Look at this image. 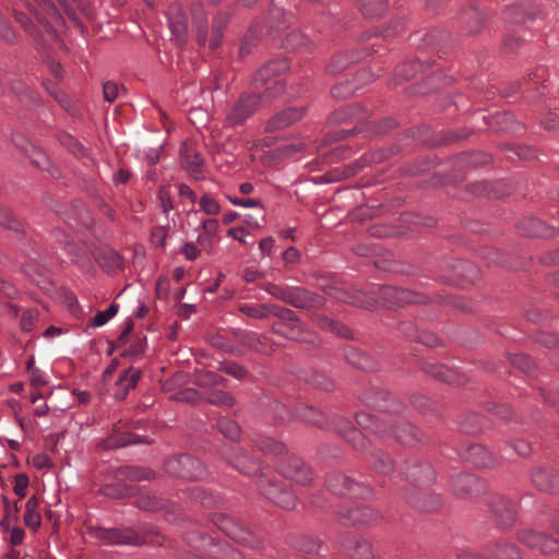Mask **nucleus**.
<instances>
[{"instance_id":"10","label":"nucleus","mask_w":559,"mask_h":559,"mask_svg":"<svg viewBox=\"0 0 559 559\" xmlns=\"http://www.w3.org/2000/svg\"><path fill=\"white\" fill-rule=\"evenodd\" d=\"M323 292L331 298L353 306L368 309L374 307L376 298L369 296L368 288L362 290L357 287L347 288L343 286H326L323 288Z\"/></svg>"},{"instance_id":"56","label":"nucleus","mask_w":559,"mask_h":559,"mask_svg":"<svg viewBox=\"0 0 559 559\" xmlns=\"http://www.w3.org/2000/svg\"><path fill=\"white\" fill-rule=\"evenodd\" d=\"M46 88L67 112H69L71 116H76V105L66 94L55 88L50 90L49 86Z\"/></svg>"},{"instance_id":"63","label":"nucleus","mask_w":559,"mask_h":559,"mask_svg":"<svg viewBox=\"0 0 559 559\" xmlns=\"http://www.w3.org/2000/svg\"><path fill=\"white\" fill-rule=\"evenodd\" d=\"M423 64L418 61H413L411 63L402 64L397 68L396 74L403 80H411L419 69H421Z\"/></svg>"},{"instance_id":"47","label":"nucleus","mask_w":559,"mask_h":559,"mask_svg":"<svg viewBox=\"0 0 559 559\" xmlns=\"http://www.w3.org/2000/svg\"><path fill=\"white\" fill-rule=\"evenodd\" d=\"M135 437L130 432L120 431V428H115V432L104 441V447L107 449H115L135 443Z\"/></svg>"},{"instance_id":"55","label":"nucleus","mask_w":559,"mask_h":559,"mask_svg":"<svg viewBox=\"0 0 559 559\" xmlns=\"http://www.w3.org/2000/svg\"><path fill=\"white\" fill-rule=\"evenodd\" d=\"M273 307L274 308L271 313L282 321L280 324H275L274 326L282 329L286 325L298 322V317L293 310L276 305H273Z\"/></svg>"},{"instance_id":"13","label":"nucleus","mask_w":559,"mask_h":559,"mask_svg":"<svg viewBox=\"0 0 559 559\" xmlns=\"http://www.w3.org/2000/svg\"><path fill=\"white\" fill-rule=\"evenodd\" d=\"M273 412L276 417H278L282 421H286L294 416L301 417L304 420L318 426L323 427L325 425L324 415L309 406H299L294 412L288 408L286 405L276 402L273 405Z\"/></svg>"},{"instance_id":"27","label":"nucleus","mask_w":559,"mask_h":559,"mask_svg":"<svg viewBox=\"0 0 559 559\" xmlns=\"http://www.w3.org/2000/svg\"><path fill=\"white\" fill-rule=\"evenodd\" d=\"M304 116L302 108H287L275 115L267 123V131L284 129L298 121Z\"/></svg>"},{"instance_id":"31","label":"nucleus","mask_w":559,"mask_h":559,"mask_svg":"<svg viewBox=\"0 0 559 559\" xmlns=\"http://www.w3.org/2000/svg\"><path fill=\"white\" fill-rule=\"evenodd\" d=\"M181 163L194 179L202 177L203 158L199 153L187 146L183 147L181 150Z\"/></svg>"},{"instance_id":"11","label":"nucleus","mask_w":559,"mask_h":559,"mask_svg":"<svg viewBox=\"0 0 559 559\" xmlns=\"http://www.w3.org/2000/svg\"><path fill=\"white\" fill-rule=\"evenodd\" d=\"M215 524L228 537L241 545L248 546L250 548H257L260 544L258 537L251 531L237 523L229 516H218L215 521Z\"/></svg>"},{"instance_id":"58","label":"nucleus","mask_w":559,"mask_h":559,"mask_svg":"<svg viewBox=\"0 0 559 559\" xmlns=\"http://www.w3.org/2000/svg\"><path fill=\"white\" fill-rule=\"evenodd\" d=\"M206 400L211 404L223 405L227 407H231L235 403L234 397L229 393L221 390H213L209 392Z\"/></svg>"},{"instance_id":"50","label":"nucleus","mask_w":559,"mask_h":559,"mask_svg":"<svg viewBox=\"0 0 559 559\" xmlns=\"http://www.w3.org/2000/svg\"><path fill=\"white\" fill-rule=\"evenodd\" d=\"M211 544V555L215 556L217 559H242V555L231 547L228 544L222 543H212V539L209 540Z\"/></svg>"},{"instance_id":"15","label":"nucleus","mask_w":559,"mask_h":559,"mask_svg":"<svg viewBox=\"0 0 559 559\" xmlns=\"http://www.w3.org/2000/svg\"><path fill=\"white\" fill-rule=\"evenodd\" d=\"M325 298L304 287L293 286L288 305L306 310H313L323 307Z\"/></svg>"},{"instance_id":"46","label":"nucleus","mask_w":559,"mask_h":559,"mask_svg":"<svg viewBox=\"0 0 559 559\" xmlns=\"http://www.w3.org/2000/svg\"><path fill=\"white\" fill-rule=\"evenodd\" d=\"M311 45L310 39L299 31L289 33L286 38L284 46L286 49L294 51H306Z\"/></svg>"},{"instance_id":"42","label":"nucleus","mask_w":559,"mask_h":559,"mask_svg":"<svg viewBox=\"0 0 559 559\" xmlns=\"http://www.w3.org/2000/svg\"><path fill=\"white\" fill-rule=\"evenodd\" d=\"M273 308L272 304H241L238 310L249 318L265 319L271 314Z\"/></svg>"},{"instance_id":"29","label":"nucleus","mask_w":559,"mask_h":559,"mask_svg":"<svg viewBox=\"0 0 559 559\" xmlns=\"http://www.w3.org/2000/svg\"><path fill=\"white\" fill-rule=\"evenodd\" d=\"M140 377H141L140 370H136L133 368H129V369L124 370L119 376L117 383H116V385H117V391L115 392L116 399L123 400L127 396L128 392L136 385Z\"/></svg>"},{"instance_id":"12","label":"nucleus","mask_w":559,"mask_h":559,"mask_svg":"<svg viewBox=\"0 0 559 559\" xmlns=\"http://www.w3.org/2000/svg\"><path fill=\"white\" fill-rule=\"evenodd\" d=\"M488 507L499 526L509 527L516 521V506L508 498L493 495L488 500Z\"/></svg>"},{"instance_id":"17","label":"nucleus","mask_w":559,"mask_h":559,"mask_svg":"<svg viewBox=\"0 0 559 559\" xmlns=\"http://www.w3.org/2000/svg\"><path fill=\"white\" fill-rule=\"evenodd\" d=\"M404 474L406 479L416 486H428L435 479V472L431 465L417 460L407 462Z\"/></svg>"},{"instance_id":"61","label":"nucleus","mask_w":559,"mask_h":559,"mask_svg":"<svg viewBox=\"0 0 559 559\" xmlns=\"http://www.w3.org/2000/svg\"><path fill=\"white\" fill-rule=\"evenodd\" d=\"M306 380L313 386L319 388L323 391H332L334 389V382L326 376L319 372H313Z\"/></svg>"},{"instance_id":"26","label":"nucleus","mask_w":559,"mask_h":559,"mask_svg":"<svg viewBox=\"0 0 559 559\" xmlns=\"http://www.w3.org/2000/svg\"><path fill=\"white\" fill-rule=\"evenodd\" d=\"M192 25L197 32V40L200 46L207 43V16L202 3H193L191 7Z\"/></svg>"},{"instance_id":"60","label":"nucleus","mask_w":559,"mask_h":559,"mask_svg":"<svg viewBox=\"0 0 559 559\" xmlns=\"http://www.w3.org/2000/svg\"><path fill=\"white\" fill-rule=\"evenodd\" d=\"M60 143H61V145L67 147L70 152H72L74 155H78V156L85 155L84 146L81 143H79L71 134L63 133L60 136Z\"/></svg>"},{"instance_id":"45","label":"nucleus","mask_w":559,"mask_h":559,"mask_svg":"<svg viewBox=\"0 0 559 559\" xmlns=\"http://www.w3.org/2000/svg\"><path fill=\"white\" fill-rule=\"evenodd\" d=\"M274 331L281 335L286 336L287 338L295 340L298 342H310L313 343V335L310 333H305L301 331L298 322L286 325L284 328L273 326Z\"/></svg>"},{"instance_id":"36","label":"nucleus","mask_w":559,"mask_h":559,"mask_svg":"<svg viewBox=\"0 0 559 559\" xmlns=\"http://www.w3.org/2000/svg\"><path fill=\"white\" fill-rule=\"evenodd\" d=\"M312 320L322 330L330 331L333 334L338 335V336L352 337V332L346 325H344L337 321H334L325 316L314 314L312 317Z\"/></svg>"},{"instance_id":"14","label":"nucleus","mask_w":559,"mask_h":559,"mask_svg":"<svg viewBox=\"0 0 559 559\" xmlns=\"http://www.w3.org/2000/svg\"><path fill=\"white\" fill-rule=\"evenodd\" d=\"M448 271H451L453 275L442 274V277L450 284L455 283V277L462 278L466 282H474L478 278L479 275L478 267L474 263L465 260H454L447 262L444 264V272Z\"/></svg>"},{"instance_id":"5","label":"nucleus","mask_w":559,"mask_h":559,"mask_svg":"<svg viewBox=\"0 0 559 559\" xmlns=\"http://www.w3.org/2000/svg\"><path fill=\"white\" fill-rule=\"evenodd\" d=\"M369 296L376 298V305H383L385 307H402L411 304H426L428 297L423 294L394 286H371L368 287Z\"/></svg>"},{"instance_id":"4","label":"nucleus","mask_w":559,"mask_h":559,"mask_svg":"<svg viewBox=\"0 0 559 559\" xmlns=\"http://www.w3.org/2000/svg\"><path fill=\"white\" fill-rule=\"evenodd\" d=\"M395 33H397L396 27L394 28V31L385 28L380 32L379 28H374L372 29V32L368 31L364 33L360 37L359 48L352 52L346 50L334 55L330 63L328 64V72L331 74H337L347 69L349 64L361 60L366 56H369L371 53V49L374 50V48L379 46L378 43H372L370 46L367 45V41L369 39L373 37L377 40H380V37L385 39Z\"/></svg>"},{"instance_id":"24","label":"nucleus","mask_w":559,"mask_h":559,"mask_svg":"<svg viewBox=\"0 0 559 559\" xmlns=\"http://www.w3.org/2000/svg\"><path fill=\"white\" fill-rule=\"evenodd\" d=\"M347 555L353 559H373L374 551L370 542L359 537L348 538L344 545Z\"/></svg>"},{"instance_id":"6","label":"nucleus","mask_w":559,"mask_h":559,"mask_svg":"<svg viewBox=\"0 0 559 559\" xmlns=\"http://www.w3.org/2000/svg\"><path fill=\"white\" fill-rule=\"evenodd\" d=\"M165 469L169 475L189 480H201L206 476L203 464L189 454H181L166 461Z\"/></svg>"},{"instance_id":"25","label":"nucleus","mask_w":559,"mask_h":559,"mask_svg":"<svg viewBox=\"0 0 559 559\" xmlns=\"http://www.w3.org/2000/svg\"><path fill=\"white\" fill-rule=\"evenodd\" d=\"M407 502L419 511L433 512L442 506V498L440 495L432 492H418L409 497Z\"/></svg>"},{"instance_id":"44","label":"nucleus","mask_w":559,"mask_h":559,"mask_svg":"<svg viewBox=\"0 0 559 559\" xmlns=\"http://www.w3.org/2000/svg\"><path fill=\"white\" fill-rule=\"evenodd\" d=\"M345 357L347 361L357 368L362 370L371 371L373 370L372 360L362 352L355 347H348L345 350Z\"/></svg>"},{"instance_id":"20","label":"nucleus","mask_w":559,"mask_h":559,"mask_svg":"<svg viewBox=\"0 0 559 559\" xmlns=\"http://www.w3.org/2000/svg\"><path fill=\"white\" fill-rule=\"evenodd\" d=\"M262 492L269 500L284 509H293L296 506L295 495L285 486L270 481L262 487Z\"/></svg>"},{"instance_id":"59","label":"nucleus","mask_w":559,"mask_h":559,"mask_svg":"<svg viewBox=\"0 0 559 559\" xmlns=\"http://www.w3.org/2000/svg\"><path fill=\"white\" fill-rule=\"evenodd\" d=\"M133 488L127 485H107L104 487V495L110 498H124L133 493Z\"/></svg>"},{"instance_id":"43","label":"nucleus","mask_w":559,"mask_h":559,"mask_svg":"<svg viewBox=\"0 0 559 559\" xmlns=\"http://www.w3.org/2000/svg\"><path fill=\"white\" fill-rule=\"evenodd\" d=\"M371 464L374 471L381 475H389L394 471L391 456L381 450L372 453Z\"/></svg>"},{"instance_id":"30","label":"nucleus","mask_w":559,"mask_h":559,"mask_svg":"<svg viewBox=\"0 0 559 559\" xmlns=\"http://www.w3.org/2000/svg\"><path fill=\"white\" fill-rule=\"evenodd\" d=\"M391 432L401 443L413 445L421 440L419 431L409 423H400L396 427H388V433Z\"/></svg>"},{"instance_id":"28","label":"nucleus","mask_w":559,"mask_h":559,"mask_svg":"<svg viewBox=\"0 0 559 559\" xmlns=\"http://www.w3.org/2000/svg\"><path fill=\"white\" fill-rule=\"evenodd\" d=\"M336 429L342 437L357 449H362L366 445V437L360 430H357L352 424L345 419L340 418L336 424Z\"/></svg>"},{"instance_id":"54","label":"nucleus","mask_w":559,"mask_h":559,"mask_svg":"<svg viewBox=\"0 0 559 559\" xmlns=\"http://www.w3.org/2000/svg\"><path fill=\"white\" fill-rule=\"evenodd\" d=\"M134 503L138 508L146 511H157L163 507V502L150 492L140 493Z\"/></svg>"},{"instance_id":"21","label":"nucleus","mask_w":559,"mask_h":559,"mask_svg":"<svg viewBox=\"0 0 559 559\" xmlns=\"http://www.w3.org/2000/svg\"><path fill=\"white\" fill-rule=\"evenodd\" d=\"M365 403L379 412H399L401 405L391 399L389 392L374 389L364 397Z\"/></svg>"},{"instance_id":"33","label":"nucleus","mask_w":559,"mask_h":559,"mask_svg":"<svg viewBox=\"0 0 559 559\" xmlns=\"http://www.w3.org/2000/svg\"><path fill=\"white\" fill-rule=\"evenodd\" d=\"M520 230L528 237H550L554 235L552 227L534 217L524 221L520 225Z\"/></svg>"},{"instance_id":"37","label":"nucleus","mask_w":559,"mask_h":559,"mask_svg":"<svg viewBox=\"0 0 559 559\" xmlns=\"http://www.w3.org/2000/svg\"><path fill=\"white\" fill-rule=\"evenodd\" d=\"M399 330L409 340L421 342L427 346H433L436 344V341L430 334L426 332H420L412 321L401 322L399 325Z\"/></svg>"},{"instance_id":"53","label":"nucleus","mask_w":559,"mask_h":559,"mask_svg":"<svg viewBox=\"0 0 559 559\" xmlns=\"http://www.w3.org/2000/svg\"><path fill=\"white\" fill-rule=\"evenodd\" d=\"M153 473L142 467L126 466L119 471L118 477L132 481L150 479Z\"/></svg>"},{"instance_id":"51","label":"nucleus","mask_w":559,"mask_h":559,"mask_svg":"<svg viewBox=\"0 0 559 559\" xmlns=\"http://www.w3.org/2000/svg\"><path fill=\"white\" fill-rule=\"evenodd\" d=\"M99 264L107 272L112 273L123 267V260L117 251L108 250L103 254Z\"/></svg>"},{"instance_id":"41","label":"nucleus","mask_w":559,"mask_h":559,"mask_svg":"<svg viewBox=\"0 0 559 559\" xmlns=\"http://www.w3.org/2000/svg\"><path fill=\"white\" fill-rule=\"evenodd\" d=\"M388 0H359V8L367 19L381 16L388 9Z\"/></svg>"},{"instance_id":"35","label":"nucleus","mask_w":559,"mask_h":559,"mask_svg":"<svg viewBox=\"0 0 559 559\" xmlns=\"http://www.w3.org/2000/svg\"><path fill=\"white\" fill-rule=\"evenodd\" d=\"M356 421L358 426L365 430L371 431L377 435L388 433V425L385 423L379 421L377 417L369 413H357Z\"/></svg>"},{"instance_id":"16","label":"nucleus","mask_w":559,"mask_h":559,"mask_svg":"<svg viewBox=\"0 0 559 559\" xmlns=\"http://www.w3.org/2000/svg\"><path fill=\"white\" fill-rule=\"evenodd\" d=\"M379 512L368 506L359 504L346 512L340 513V521L344 525H368L378 522Z\"/></svg>"},{"instance_id":"57","label":"nucleus","mask_w":559,"mask_h":559,"mask_svg":"<svg viewBox=\"0 0 559 559\" xmlns=\"http://www.w3.org/2000/svg\"><path fill=\"white\" fill-rule=\"evenodd\" d=\"M293 286H281L272 283H267L263 286V289L275 297L276 299L288 304L290 292Z\"/></svg>"},{"instance_id":"23","label":"nucleus","mask_w":559,"mask_h":559,"mask_svg":"<svg viewBox=\"0 0 559 559\" xmlns=\"http://www.w3.org/2000/svg\"><path fill=\"white\" fill-rule=\"evenodd\" d=\"M532 484L542 492H552L559 488V477L546 467H536L531 475Z\"/></svg>"},{"instance_id":"22","label":"nucleus","mask_w":559,"mask_h":559,"mask_svg":"<svg viewBox=\"0 0 559 559\" xmlns=\"http://www.w3.org/2000/svg\"><path fill=\"white\" fill-rule=\"evenodd\" d=\"M226 460L237 471L248 476L258 475L261 471L260 463L252 460L246 452L240 450L233 451L230 454H227Z\"/></svg>"},{"instance_id":"19","label":"nucleus","mask_w":559,"mask_h":559,"mask_svg":"<svg viewBox=\"0 0 559 559\" xmlns=\"http://www.w3.org/2000/svg\"><path fill=\"white\" fill-rule=\"evenodd\" d=\"M461 455L476 467L492 468L499 464L498 459L480 444L467 447Z\"/></svg>"},{"instance_id":"8","label":"nucleus","mask_w":559,"mask_h":559,"mask_svg":"<svg viewBox=\"0 0 559 559\" xmlns=\"http://www.w3.org/2000/svg\"><path fill=\"white\" fill-rule=\"evenodd\" d=\"M518 539L526 547L538 550L544 555L559 552V540L535 527H523L519 530Z\"/></svg>"},{"instance_id":"9","label":"nucleus","mask_w":559,"mask_h":559,"mask_svg":"<svg viewBox=\"0 0 559 559\" xmlns=\"http://www.w3.org/2000/svg\"><path fill=\"white\" fill-rule=\"evenodd\" d=\"M328 488L335 495L347 496L352 498H367L371 489L361 483L355 481L349 476L334 472L326 478Z\"/></svg>"},{"instance_id":"39","label":"nucleus","mask_w":559,"mask_h":559,"mask_svg":"<svg viewBox=\"0 0 559 559\" xmlns=\"http://www.w3.org/2000/svg\"><path fill=\"white\" fill-rule=\"evenodd\" d=\"M359 76L361 78V80L359 78H357L355 86H352L347 83H341L340 85L333 86L331 90L332 96L335 98L347 97L350 94H353L354 90L357 88L360 84H364V83H367V82L373 80V75L367 70H364L359 74Z\"/></svg>"},{"instance_id":"38","label":"nucleus","mask_w":559,"mask_h":559,"mask_svg":"<svg viewBox=\"0 0 559 559\" xmlns=\"http://www.w3.org/2000/svg\"><path fill=\"white\" fill-rule=\"evenodd\" d=\"M370 115L361 109L357 105L346 106L335 112V120L337 121H346L350 120L352 122L359 124L369 119Z\"/></svg>"},{"instance_id":"48","label":"nucleus","mask_w":559,"mask_h":559,"mask_svg":"<svg viewBox=\"0 0 559 559\" xmlns=\"http://www.w3.org/2000/svg\"><path fill=\"white\" fill-rule=\"evenodd\" d=\"M426 373L431 377L448 383L456 382V373L442 365L427 364L424 367Z\"/></svg>"},{"instance_id":"49","label":"nucleus","mask_w":559,"mask_h":559,"mask_svg":"<svg viewBox=\"0 0 559 559\" xmlns=\"http://www.w3.org/2000/svg\"><path fill=\"white\" fill-rule=\"evenodd\" d=\"M38 500L35 497L29 498L25 504L24 523L32 530L40 526V514L37 512Z\"/></svg>"},{"instance_id":"2","label":"nucleus","mask_w":559,"mask_h":559,"mask_svg":"<svg viewBox=\"0 0 559 559\" xmlns=\"http://www.w3.org/2000/svg\"><path fill=\"white\" fill-rule=\"evenodd\" d=\"M29 13L34 16L38 26L28 23L27 16L23 12L14 11L16 21L34 37H41L44 41L57 37V26L63 24V19L50 0H33L27 3Z\"/></svg>"},{"instance_id":"18","label":"nucleus","mask_w":559,"mask_h":559,"mask_svg":"<svg viewBox=\"0 0 559 559\" xmlns=\"http://www.w3.org/2000/svg\"><path fill=\"white\" fill-rule=\"evenodd\" d=\"M167 16L171 34L177 43H185L188 34V17L182 7L178 3L170 4Z\"/></svg>"},{"instance_id":"40","label":"nucleus","mask_w":559,"mask_h":559,"mask_svg":"<svg viewBox=\"0 0 559 559\" xmlns=\"http://www.w3.org/2000/svg\"><path fill=\"white\" fill-rule=\"evenodd\" d=\"M477 479L472 474H460L452 478V488L455 495L463 497L474 490Z\"/></svg>"},{"instance_id":"7","label":"nucleus","mask_w":559,"mask_h":559,"mask_svg":"<svg viewBox=\"0 0 559 559\" xmlns=\"http://www.w3.org/2000/svg\"><path fill=\"white\" fill-rule=\"evenodd\" d=\"M95 536L108 545H132L139 546L147 543H155L147 533L138 532L132 528H97Z\"/></svg>"},{"instance_id":"34","label":"nucleus","mask_w":559,"mask_h":559,"mask_svg":"<svg viewBox=\"0 0 559 559\" xmlns=\"http://www.w3.org/2000/svg\"><path fill=\"white\" fill-rule=\"evenodd\" d=\"M229 21V14L225 11H219L213 17L211 37L207 39L209 46L212 50L221 45L223 38V31Z\"/></svg>"},{"instance_id":"52","label":"nucleus","mask_w":559,"mask_h":559,"mask_svg":"<svg viewBox=\"0 0 559 559\" xmlns=\"http://www.w3.org/2000/svg\"><path fill=\"white\" fill-rule=\"evenodd\" d=\"M217 427L223 436L233 441L238 440L240 437L241 430L239 425L230 418L222 417L217 423Z\"/></svg>"},{"instance_id":"3","label":"nucleus","mask_w":559,"mask_h":559,"mask_svg":"<svg viewBox=\"0 0 559 559\" xmlns=\"http://www.w3.org/2000/svg\"><path fill=\"white\" fill-rule=\"evenodd\" d=\"M252 442L253 445L265 455H273L274 457L284 460L281 471L286 478H290L301 485H307L312 480L311 469L301 459L295 455H288V451L282 442L263 435H258L252 439Z\"/></svg>"},{"instance_id":"32","label":"nucleus","mask_w":559,"mask_h":559,"mask_svg":"<svg viewBox=\"0 0 559 559\" xmlns=\"http://www.w3.org/2000/svg\"><path fill=\"white\" fill-rule=\"evenodd\" d=\"M487 555L490 559H520L521 551L512 543L498 542L492 544L487 549Z\"/></svg>"},{"instance_id":"64","label":"nucleus","mask_w":559,"mask_h":559,"mask_svg":"<svg viewBox=\"0 0 559 559\" xmlns=\"http://www.w3.org/2000/svg\"><path fill=\"white\" fill-rule=\"evenodd\" d=\"M222 370L225 373H227L238 380L245 379L248 374L247 370L242 366H240L234 361H227V362L223 364Z\"/></svg>"},{"instance_id":"62","label":"nucleus","mask_w":559,"mask_h":559,"mask_svg":"<svg viewBox=\"0 0 559 559\" xmlns=\"http://www.w3.org/2000/svg\"><path fill=\"white\" fill-rule=\"evenodd\" d=\"M39 312L37 309H27L21 318V329L24 332H32L38 321Z\"/></svg>"},{"instance_id":"1","label":"nucleus","mask_w":559,"mask_h":559,"mask_svg":"<svg viewBox=\"0 0 559 559\" xmlns=\"http://www.w3.org/2000/svg\"><path fill=\"white\" fill-rule=\"evenodd\" d=\"M288 69L286 60H273L260 68L252 79L251 92L245 93L227 115L230 126L246 121L260 106L266 105L284 91L281 73Z\"/></svg>"}]
</instances>
